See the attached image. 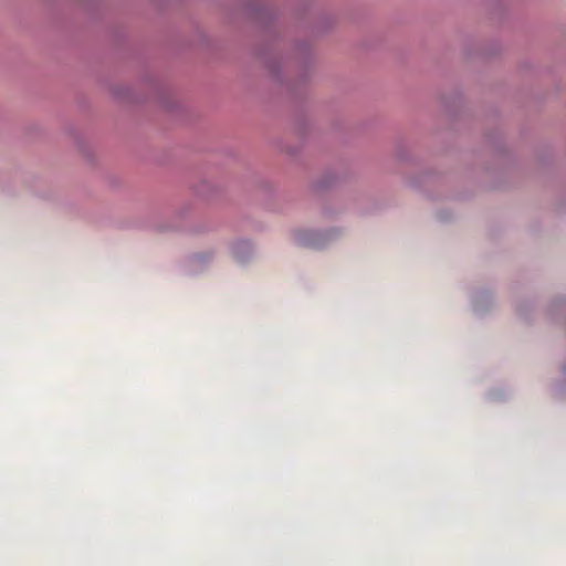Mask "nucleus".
I'll return each instance as SVG.
<instances>
[{
	"label": "nucleus",
	"mask_w": 566,
	"mask_h": 566,
	"mask_svg": "<svg viewBox=\"0 0 566 566\" xmlns=\"http://www.w3.org/2000/svg\"><path fill=\"white\" fill-rule=\"evenodd\" d=\"M308 244H310V245H314V247H316V245H317L315 242H310Z\"/></svg>",
	"instance_id": "1"
}]
</instances>
